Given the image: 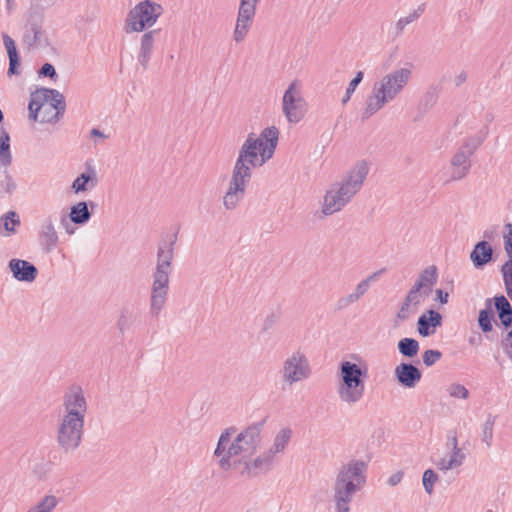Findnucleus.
I'll use <instances>...</instances> for the list:
<instances>
[{"instance_id": "nucleus-1", "label": "nucleus", "mask_w": 512, "mask_h": 512, "mask_svg": "<svg viewBox=\"0 0 512 512\" xmlns=\"http://www.w3.org/2000/svg\"><path fill=\"white\" fill-rule=\"evenodd\" d=\"M266 420L267 417L247 426L231 443L230 439L236 432V428L229 427L221 433L214 450V456L219 458L218 465L222 470L228 471L231 469V459L234 456L247 454L250 457L256 453L257 449L261 446V431Z\"/></svg>"}, {"instance_id": "nucleus-2", "label": "nucleus", "mask_w": 512, "mask_h": 512, "mask_svg": "<svg viewBox=\"0 0 512 512\" xmlns=\"http://www.w3.org/2000/svg\"><path fill=\"white\" fill-rule=\"evenodd\" d=\"M368 172L367 162L361 160L350 169L341 183L333 184L324 196L323 214L329 216L345 207L361 189Z\"/></svg>"}, {"instance_id": "nucleus-3", "label": "nucleus", "mask_w": 512, "mask_h": 512, "mask_svg": "<svg viewBox=\"0 0 512 512\" xmlns=\"http://www.w3.org/2000/svg\"><path fill=\"white\" fill-rule=\"evenodd\" d=\"M367 463L351 460L339 470L334 484V500L338 512H350L353 495L366 482Z\"/></svg>"}, {"instance_id": "nucleus-4", "label": "nucleus", "mask_w": 512, "mask_h": 512, "mask_svg": "<svg viewBox=\"0 0 512 512\" xmlns=\"http://www.w3.org/2000/svg\"><path fill=\"white\" fill-rule=\"evenodd\" d=\"M412 76L408 68H401L385 75L374 84L372 94L368 97L362 120H366L379 111L386 103L393 100L406 86Z\"/></svg>"}, {"instance_id": "nucleus-5", "label": "nucleus", "mask_w": 512, "mask_h": 512, "mask_svg": "<svg viewBox=\"0 0 512 512\" xmlns=\"http://www.w3.org/2000/svg\"><path fill=\"white\" fill-rule=\"evenodd\" d=\"M337 376L339 399L348 405L360 402L365 393V380L368 377L367 367L351 361H342Z\"/></svg>"}, {"instance_id": "nucleus-6", "label": "nucleus", "mask_w": 512, "mask_h": 512, "mask_svg": "<svg viewBox=\"0 0 512 512\" xmlns=\"http://www.w3.org/2000/svg\"><path fill=\"white\" fill-rule=\"evenodd\" d=\"M163 13V7L151 0L139 2L131 9L126 18L125 31L142 32L152 27Z\"/></svg>"}, {"instance_id": "nucleus-7", "label": "nucleus", "mask_w": 512, "mask_h": 512, "mask_svg": "<svg viewBox=\"0 0 512 512\" xmlns=\"http://www.w3.org/2000/svg\"><path fill=\"white\" fill-rule=\"evenodd\" d=\"M84 420L63 417L57 429L58 446L65 452H74L81 444Z\"/></svg>"}, {"instance_id": "nucleus-8", "label": "nucleus", "mask_w": 512, "mask_h": 512, "mask_svg": "<svg viewBox=\"0 0 512 512\" xmlns=\"http://www.w3.org/2000/svg\"><path fill=\"white\" fill-rule=\"evenodd\" d=\"M171 270L155 268L153 272V283L150 296V313L157 317L163 309L169 290V276Z\"/></svg>"}, {"instance_id": "nucleus-9", "label": "nucleus", "mask_w": 512, "mask_h": 512, "mask_svg": "<svg viewBox=\"0 0 512 512\" xmlns=\"http://www.w3.org/2000/svg\"><path fill=\"white\" fill-rule=\"evenodd\" d=\"M278 139V129L275 126H271L264 128L258 138L255 137L254 133H250L245 141L259 153L260 161L266 163L273 157Z\"/></svg>"}, {"instance_id": "nucleus-10", "label": "nucleus", "mask_w": 512, "mask_h": 512, "mask_svg": "<svg viewBox=\"0 0 512 512\" xmlns=\"http://www.w3.org/2000/svg\"><path fill=\"white\" fill-rule=\"evenodd\" d=\"M252 174L233 168L228 189L223 197V205L227 210H233L244 198L246 187L251 180Z\"/></svg>"}, {"instance_id": "nucleus-11", "label": "nucleus", "mask_w": 512, "mask_h": 512, "mask_svg": "<svg viewBox=\"0 0 512 512\" xmlns=\"http://www.w3.org/2000/svg\"><path fill=\"white\" fill-rule=\"evenodd\" d=\"M283 381L288 384L307 379L311 374L308 359L302 352H295L283 363Z\"/></svg>"}, {"instance_id": "nucleus-12", "label": "nucleus", "mask_w": 512, "mask_h": 512, "mask_svg": "<svg viewBox=\"0 0 512 512\" xmlns=\"http://www.w3.org/2000/svg\"><path fill=\"white\" fill-rule=\"evenodd\" d=\"M43 21L44 15L41 11L35 10L29 13L23 34V42L29 49L48 45V39L43 30Z\"/></svg>"}, {"instance_id": "nucleus-13", "label": "nucleus", "mask_w": 512, "mask_h": 512, "mask_svg": "<svg viewBox=\"0 0 512 512\" xmlns=\"http://www.w3.org/2000/svg\"><path fill=\"white\" fill-rule=\"evenodd\" d=\"M305 101L296 89V82H292L282 98V110L289 123L300 122L305 115Z\"/></svg>"}, {"instance_id": "nucleus-14", "label": "nucleus", "mask_w": 512, "mask_h": 512, "mask_svg": "<svg viewBox=\"0 0 512 512\" xmlns=\"http://www.w3.org/2000/svg\"><path fill=\"white\" fill-rule=\"evenodd\" d=\"M63 407L66 414L63 417L84 420L87 411V402L80 386L73 385L64 394Z\"/></svg>"}, {"instance_id": "nucleus-15", "label": "nucleus", "mask_w": 512, "mask_h": 512, "mask_svg": "<svg viewBox=\"0 0 512 512\" xmlns=\"http://www.w3.org/2000/svg\"><path fill=\"white\" fill-rule=\"evenodd\" d=\"M274 458L273 452L268 450L264 451L253 460L244 455L239 459L240 463H244V467L240 473L242 476L248 477H257L267 474L273 468Z\"/></svg>"}, {"instance_id": "nucleus-16", "label": "nucleus", "mask_w": 512, "mask_h": 512, "mask_svg": "<svg viewBox=\"0 0 512 512\" xmlns=\"http://www.w3.org/2000/svg\"><path fill=\"white\" fill-rule=\"evenodd\" d=\"M39 96L44 103L50 102L49 109L50 111L54 110V113L51 117L42 116L40 118L41 123H53L57 122L60 117L63 116L66 109L65 97L56 89L51 88H40L37 89Z\"/></svg>"}, {"instance_id": "nucleus-17", "label": "nucleus", "mask_w": 512, "mask_h": 512, "mask_svg": "<svg viewBox=\"0 0 512 512\" xmlns=\"http://www.w3.org/2000/svg\"><path fill=\"white\" fill-rule=\"evenodd\" d=\"M394 374L399 385L408 389L416 387L422 378L421 370L412 362H401Z\"/></svg>"}, {"instance_id": "nucleus-18", "label": "nucleus", "mask_w": 512, "mask_h": 512, "mask_svg": "<svg viewBox=\"0 0 512 512\" xmlns=\"http://www.w3.org/2000/svg\"><path fill=\"white\" fill-rule=\"evenodd\" d=\"M264 164L260 161L259 153L247 141H244L234 167L252 174L253 168L261 167Z\"/></svg>"}, {"instance_id": "nucleus-19", "label": "nucleus", "mask_w": 512, "mask_h": 512, "mask_svg": "<svg viewBox=\"0 0 512 512\" xmlns=\"http://www.w3.org/2000/svg\"><path fill=\"white\" fill-rule=\"evenodd\" d=\"M8 268L12 276L20 282L32 283L38 275L37 267L23 259L13 258L8 262Z\"/></svg>"}, {"instance_id": "nucleus-20", "label": "nucleus", "mask_w": 512, "mask_h": 512, "mask_svg": "<svg viewBox=\"0 0 512 512\" xmlns=\"http://www.w3.org/2000/svg\"><path fill=\"white\" fill-rule=\"evenodd\" d=\"M443 316L434 309H428L417 320V331L422 337H429L442 326Z\"/></svg>"}, {"instance_id": "nucleus-21", "label": "nucleus", "mask_w": 512, "mask_h": 512, "mask_svg": "<svg viewBox=\"0 0 512 512\" xmlns=\"http://www.w3.org/2000/svg\"><path fill=\"white\" fill-rule=\"evenodd\" d=\"M39 241L44 253H51L58 245L59 237L53 224L52 218H46L41 224Z\"/></svg>"}, {"instance_id": "nucleus-22", "label": "nucleus", "mask_w": 512, "mask_h": 512, "mask_svg": "<svg viewBox=\"0 0 512 512\" xmlns=\"http://www.w3.org/2000/svg\"><path fill=\"white\" fill-rule=\"evenodd\" d=\"M470 260L476 269H482L484 266L494 261V250L487 240L477 242L470 252Z\"/></svg>"}, {"instance_id": "nucleus-23", "label": "nucleus", "mask_w": 512, "mask_h": 512, "mask_svg": "<svg viewBox=\"0 0 512 512\" xmlns=\"http://www.w3.org/2000/svg\"><path fill=\"white\" fill-rule=\"evenodd\" d=\"M86 171L81 173L72 183L71 189L75 193L85 192L98 184L97 172L92 165V160L85 162Z\"/></svg>"}, {"instance_id": "nucleus-24", "label": "nucleus", "mask_w": 512, "mask_h": 512, "mask_svg": "<svg viewBox=\"0 0 512 512\" xmlns=\"http://www.w3.org/2000/svg\"><path fill=\"white\" fill-rule=\"evenodd\" d=\"M470 151H465L461 146L451 158V165L455 168L450 181H458L467 176L471 169Z\"/></svg>"}, {"instance_id": "nucleus-25", "label": "nucleus", "mask_w": 512, "mask_h": 512, "mask_svg": "<svg viewBox=\"0 0 512 512\" xmlns=\"http://www.w3.org/2000/svg\"><path fill=\"white\" fill-rule=\"evenodd\" d=\"M160 31V29L150 30L146 31L142 35L138 61L144 70L148 68V63L151 59L154 48L155 38L160 34Z\"/></svg>"}, {"instance_id": "nucleus-26", "label": "nucleus", "mask_w": 512, "mask_h": 512, "mask_svg": "<svg viewBox=\"0 0 512 512\" xmlns=\"http://www.w3.org/2000/svg\"><path fill=\"white\" fill-rule=\"evenodd\" d=\"M176 241L177 233L172 236L169 242L164 240L159 244L157 251V268L172 271V260L174 257V245Z\"/></svg>"}, {"instance_id": "nucleus-27", "label": "nucleus", "mask_w": 512, "mask_h": 512, "mask_svg": "<svg viewBox=\"0 0 512 512\" xmlns=\"http://www.w3.org/2000/svg\"><path fill=\"white\" fill-rule=\"evenodd\" d=\"M492 301L494 302L495 310L498 318L505 329L512 327V305L503 295H496Z\"/></svg>"}, {"instance_id": "nucleus-28", "label": "nucleus", "mask_w": 512, "mask_h": 512, "mask_svg": "<svg viewBox=\"0 0 512 512\" xmlns=\"http://www.w3.org/2000/svg\"><path fill=\"white\" fill-rule=\"evenodd\" d=\"M438 280V271L435 265L426 267L420 272L413 286L425 291L427 294L433 291Z\"/></svg>"}, {"instance_id": "nucleus-29", "label": "nucleus", "mask_w": 512, "mask_h": 512, "mask_svg": "<svg viewBox=\"0 0 512 512\" xmlns=\"http://www.w3.org/2000/svg\"><path fill=\"white\" fill-rule=\"evenodd\" d=\"M89 206L94 208L97 204L93 201H80L73 205L69 213L70 221L77 225L86 224L92 216V212L88 209Z\"/></svg>"}, {"instance_id": "nucleus-30", "label": "nucleus", "mask_w": 512, "mask_h": 512, "mask_svg": "<svg viewBox=\"0 0 512 512\" xmlns=\"http://www.w3.org/2000/svg\"><path fill=\"white\" fill-rule=\"evenodd\" d=\"M140 312L132 306H124L120 310L117 328L121 335L130 330L139 321Z\"/></svg>"}, {"instance_id": "nucleus-31", "label": "nucleus", "mask_w": 512, "mask_h": 512, "mask_svg": "<svg viewBox=\"0 0 512 512\" xmlns=\"http://www.w3.org/2000/svg\"><path fill=\"white\" fill-rule=\"evenodd\" d=\"M20 225L19 214L14 210H10L0 217V234L5 236L15 234Z\"/></svg>"}, {"instance_id": "nucleus-32", "label": "nucleus", "mask_w": 512, "mask_h": 512, "mask_svg": "<svg viewBox=\"0 0 512 512\" xmlns=\"http://www.w3.org/2000/svg\"><path fill=\"white\" fill-rule=\"evenodd\" d=\"M495 321L494 311L492 309V299H487L485 308L479 311L478 325L485 334L493 330V322Z\"/></svg>"}, {"instance_id": "nucleus-33", "label": "nucleus", "mask_w": 512, "mask_h": 512, "mask_svg": "<svg viewBox=\"0 0 512 512\" xmlns=\"http://www.w3.org/2000/svg\"><path fill=\"white\" fill-rule=\"evenodd\" d=\"M12 154L10 150V135L2 129L0 133V164L8 167L12 163Z\"/></svg>"}, {"instance_id": "nucleus-34", "label": "nucleus", "mask_w": 512, "mask_h": 512, "mask_svg": "<svg viewBox=\"0 0 512 512\" xmlns=\"http://www.w3.org/2000/svg\"><path fill=\"white\" fill-rule=\"evenodd\" d=\"M399 353L406 358H413L417 356L420 346L419 342L410 337H405L399 340L397 344Z\"/></svg>"}, {"instance_id": "nucleus-35", "label": "nucleus", "mask_w": 512, "mask_h": 512, "mask_svg": "<svg viewBox=\"0 0 512 512\" xmlns=\"http://www.w3.org/2000/svg\"><path fill=\"white\" fill-rule=\"evenodd\" d=\"M291 434H292V431L290 428L282 429L276 435V437L274 439V443H273L272 447L270 449H268V451L273 452L274 456L277 453L282 452L286 448V446L291 438Z\"/></svg>"}, {"instance_id": "nucleus-36", "label": "nucleus", "mask_w": 512, "mask_h": 512, "mask_svg": "<svg viewBox=\"0 0 512 512\" xmlns=\"http://www.w3.org/2000/svg\"><path fill=\"white\" fill-rule=\"evenodd\" d=\"M58 504V499L54 495H46L35 506L27 512H52Z\"/></svg>"}, {"instance_id": "nucleus-37", "label": "nucleus", "mask_w": 512, "mask_h": 512, "mask_svg": "<svg viewBox=\"0 0 512 512\" xmlns=\"http://www.w3.org/2000/svg\"><path fill=\"white\" fill-rule=\"evenodd\" d=\"M45 105L42 102L39 93L36 91L32 92L30 95V100L28 104L29 110V118L33 121L38 120V115L42 109H44Z\"/></svg>"}, {"instance_id": "nucleus-38", "label": "nucleus", "mask_w": 512, "mask_h": 512, "mask_svg": "<svg viewBox=\"0 0 512 512\" xmlns=\"http://www.w3.org/2000/svg\"><path fill=\"white\" fill-rule=\"evenodd\" d=\"M428 296L429 294H427L425 291H422L419 288L412 286L410 290L407 292L406 296L404 297V300L407 302V304L412 305L413 308L416 310L417 307Z\"/></svg>"}, {"instance_id": "nucleus-39", "label": "nucleus", "mask_w": 512, "mask_h": 512, "mask_svg": "<svg viewBox=\"0 0 512 512\" xmlns=\"http://www.w3.org/2000/svg\"><path fill=\"white\" fill-rule=\"evenodd\" d=\"M260 0H240V7L238 11V15L242 16L245 20H253L256 4Z\"/></svg>"}, {"instance_id": "nucleus-40", "label": "nucleus", "mask_w": 512, "mask_h": 512, "mask_svg": "<svg viewBox=\"0 0 512 512\" xmlns=\"http://www.w3.org/2000/svg\"><path fill=\"white\" fill-rule=\"evenodd\" d=\"M496 417L497 416L489 414L482 426V441L487 445V447H490L492 444L493 427L496 421Z\"/></svg>"}, {"instance_id": "nucleus-41", "label": "nucleus", "mask_w": 512, "mask_h": 512, "mask_svg": "<svg viewBox=\"0 0 512 512\" xmlns=\"http://www.w3.org/2000/svg\"><path fill=\"white\" fill-rule=\"evenodd\" d=\"M438 474L431 468L424 471L422 483L427 494L431 495L434 491V484L438 481Z\"/></svg>"}, {"instance_id": "nucleus-42", "label": "nucleus", "mask_w": 512, "mask_h": 512, "mask_svg": "<svg viewBox=\"0 0 512 512\" xmlns=\"http://www.w3.org/2000/svg\"><path fill=\"white\" fill-rule=\"evenodd\" d=\"M485 134L479 133L476 136L467 138L464 143L461 145V147L467 152L470 151L469 154L472 156L475 151L482 145V143L485 140Z\"/></svg>"}, {"instance_id": "nucleus-43", "label": "nucleus", "mask_w": 512, "mask_h": 512, "mask_svg": "<svg viewBox=\"0 0 512 512\" xmlns=\"http://www.w3.org/2000/svg\"><path fill=\"white\" fill-rule=\"evenodd\" d=\"M412 308L413 306L407 304V302L403 299V302L401 303L400 308L395 315L394 327H397L400 322L407 321L410 318L411 313L416 311Z\"/></svg>"}, {"instance_id": "nucleus-44", "label": "nucleus", "mask_w": 512, "mask_h": 512, "mask_svg": "<svg viewBox=\"0 0 512 512\" xmlns=\"http://www.w3.org/2000/svg\"><path fill=\"white\" fill-rule=\"evenodd\" d=\"M363 76H364V74L362 71H358L355 74V76L352 78V80L350 81V83L346 89V93H345L344 97L342 98V104H346L350 100L355 89L363 80Z\"/></svg>"}, {"instance_id": "nucleus-45", "label": "nucleus", "mask_w": 512, "mask_h": 512, "mask_svg": "<svg viewBox=\"0 0 512 512\" xmlns=\"http://www.w3.org/2000/svg\"><path fill=\"white\" fill-rule=\"evenodd\" d=\"M449 395L453 398L467 399L469 397L468 389L459 383H453L448 388Z\"/></svg>"}, {"instance_id": "nucleus-46", "label": "nucleus", "mask_w": 512, "mask_h": 512, "mask_svg": "<svg viewBox=\"0 0 512 512\" xmlns=\"http://www.w3.org/2000/svg\"><path fill=\"white\" fill-rule=\"evenodd\" d=\"M441 358L442 352L435 349H428L422 355L423 363L427 367L433 366Z\"/></svg>"}, {"instance_id": "nucleus-47", "label": "nucleus", "mask_w": 512, "mask_h": 512, "mask_svg": "<svg viewBox=\"0 0 512 512\" xmlns=\"http://www.w3.org/2000/svg\"><path fill=\"white\" fill-rule=\"evenodd\" d=\"M2 38L4 46L7 51L8 58L20 57L15 41L8 34L5 33L2 35Z\"/></svg>"}, {"instance_id": "nucleus-48", "label": "nucleus", "mask_w": 512, "mask_h": 512, "mask_svg": "<svg viewBox=\"0 0 512 512\" xmlns=\"http://www.w3.org/2000/svg\"><path fill=\"white\" fill-rule=\"evenodd\" d=\"M38 74L42 77H49L52 80H56L58 77L55 67L49 62H46L41 66Z\"/></svg>"}, {"instance_id": "nucleus-49", "label": "nucleus", "mask_w": 512, "mask_h": 512, "mask_svg": "<svg viewBox=\"0 0 512 512\" xmlns=\"http://www.w3.org/2000/svg\"><path fill=\"white\" fill-rule=\"evenodd\" d=\"M377 274L378 273H374L371 276H369L368 278H366V279L362 280L360 283H358V285L356 286L355 292H354L356 297L360 298L368 291L370 281L372 279H374L377 276Z\"/></svg>"}, {"instance_id": "nucleus-50", "label": "nucleus", "mask_w": 512, "mask_h": 512, "mask_svg": "<svg viewBox=\"0 0 512 512\" xmlns=\"http://www.w3.org/2000/svg\"><path fill=\"white\" fill-rule=\"evenodd\" d=\"M501 346L505 355L512 360V329L508 331L506 337L502 339Z\"/></svg>"}, {"instance_id": "nucleus-51", "label": "nucleus", "mask_w": 512, "mask_h": 512, "mask_svg": "<svg viewBox=\"0 0 512 512\" xmlns=\"http://www.w3.org/2000/svg\"><path fill=\"white\" fill-rule=\"evenodd\" d=\"M358 300H359V298L356 297L355 293H351L349 295L341 297L337 301V309L342 310Z\"/></svg>"}, {"instance_id": "nucleus-52", "label": "nucleus", "mask_w": 512, "mask_h": 512, "mask_svg": "<svg viewBox=\"0 0 512 512\" xmlns=\"http://www.w3.org/2000/svg\"><path fill=\"white\" fill-rule=\"evenodd\" d=\"M461 460H457L455 458L446 460L445 458H442L438 463L437 467L440 470H450L454 467L460 466Z\"/></svg>"}, {"instance_id": "nucleus-53", "label": "nucleus", "mask_w": 512, "mask_h": 512, "mask_svg": "<svg viewBox=\"0 0 512 512\" xmlns=\"http://www.w3.org/2000/svg\"><path fill=\"white\" fill-rule=\"evenodd\" d=\"M20 65H21V57L9 58V67H8L7 74L9 76L18 75Z\"/></svg>"}, {"instance_id": "nucleus-54", "label": "nucleus", "mask_w": 512, "mask_h": 512, "mask_svg": "<svg viewBox=\"0 0 512 512\" xmlns=\"http://www.w3.org/2000/svg\"><path fill=\"white\" fill-rule=\"evenodd\" d=\"M504 247L512 246V223H506L504 225Z\"/></svg>"}, {"instance_id": "nucleus-55", "label": "nucleus", "mask_w": 512, "mask_h": 512, "mask_svg": "<svg viewBox=\"0 0 512 512\" xmlns=\"http://www.w3.org/2000/svg\"><path fill=\"white\" fill-rule=\"evenodd\" d=\"M403 475L404 473L402 471H397L388 478L387 483L390 486H396L402 481Z\"/></svg>"}, {"instance_id": "nucleus-56", "label": "nucleus", "mask_w": 512, "mask_h": 512, "mask_svg": "<svg viewBox=\"0 0 512 512\" xmlns=\"http://www.w3.org/2000/svg\"><path fill=\"white\" fill-rule=\"evenodd\" d=\"M435 294H436V298H435L436 301H439L441 304L448 303V298H449L448 292H446L442 289H437L435 291Z\"/></svg>"}, {"instance_id": "nucleus-57", "label": "nucleus", "mask_w": 512, "mask_h": 512, "mask_svg": "<svg viewBox=\"0 0 512 512\" xmlns=\"http://www.w3.org/2000/svg\"><path fill=\"white\" fill-rule=\"evenodd\" d=\"M247 32H248L247 29H242L241 27H238L236 25L235 30H234V40L236 42L243 41L245 36L247 35Z\"/></svg>"}, {"instance_id": "nucleus-58", "label": "nucleus", "mask_w": 512, "mask_h": 512, "mask_svg": "<svg viewBox=\"0 0 512 512\" xmlns=\"http://www.w3.org/2000/svg\"><path fill=\"white\" fill-rule=\"evenodd\" d=\"M5 180H6V185H5L6 192L12 193L16 189V184H15L12 176L7 172L5 174Z\"/></svg>"}, {"instance_id": "nucleus-59", "label": "nucleus", "mask_w": 512, "mask_h": 512, "mask_svg": "<svg viewBox=\"0 0 512 512\" xmlns=\"http://www.w3.org/2000/svg\"><path fill=\"white\" fill-rule=\"evenodd\" d=\"M423 12H424L423 6H419L409 16H406L404 18L408 21V24H410L414 20L418 19Z\"/></svg>"}, {"instance_id": "nucleus-60", "label": "nucleus", "mask_w": 512, "mask_h": 512, "mask_svg": "<svg viewBox=\"0 0 512 512\" xmlns=\"http://www.w3.org/2000/svg\"><path fill=\"white\" fill-rule=\"evenodd\" d=\"M423 12H424L423 6H419L409 16H406L404 18L408 21V24H410L414 20L418 19Z\"/></svg>"}, {"instance_id": "nucleus-61", "label": "nucleus", "mask_w": 512, "mask_h": 512, "mask_svg": "<svg viewBox=\"0 0 512 512\" xmlns=\"http://www.w3.org/2000/svg\"><path fill=\"white\" fill-rule=\"evenodd\" d=\"M447 445L448 446H452V449H456V448H459L458 447V440H457V433L455 430H451L449 431L448 433V442H447Z\"/></svg>"}, {"instance_id": "nucleus-62", "label": "nucleus", "mask_w": 512, "mask_h": 512, "mask_svg": "<svg viewBox=\"0 0 512 512\" xmlns=\"http://www.w3.org/2000/svg\"><path fill=\"white\" fill-rule=\"evenodd\" d=\"M276 323V316L274 314H270L266 317L263 324V330L268 331L273 325Z\"/></svg>"}, {"instance_id": "nucleus-63", "label": "nucleus", "mask_w": 512, "mask_h": 512, "mask_svg": "<svg viewBox=\"0 0 512 512\" xmlns=\"http://www.w3.org/2000/svg\"><path fill=\"white\" fill-rule=\"evenodd\" d=\"M503 281L506 293L508 297L512 300V276H504Z\"/></svg>"}, {"instance_id": "nucleus-64", "label": "nucleus", "mask_w": 512, "mask_h": 512, "mask_svg": "<svg viewBox=\"0 0 512 512\" xmlns=\"http://www.w3.org/2000/svg\"><path fill=\"white\" fill-rule=\"evenodd\" d=\"M502 276H512V260H507L501 267Z\"/></svg>"}]
</instances>
